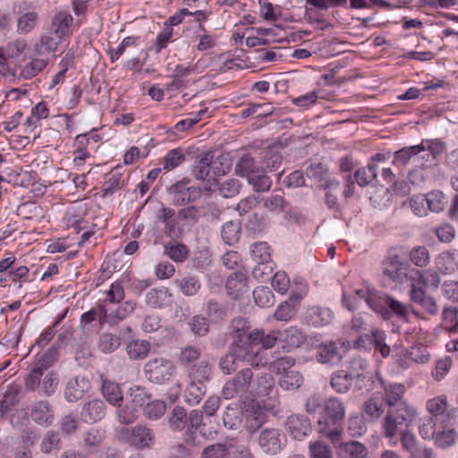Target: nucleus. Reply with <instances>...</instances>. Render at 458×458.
<instances>
[{"label":"nucleus","mask_w":458,"mask_h":458,"mask_svg":"<svg viewBox=\"0 0 458 458\" xmlns=\"http://www.w3.org/2000/svg\"><path fill=\"white\" fill-rule=\"evenodd\" d=\"M274 384V378L269 373L255 372L252 369L244 368L225 383L222 395L227 400L263 397L270 394Z\"/></svg>","instance_id":"1"},{"label":"nucleus","mask_w":458,"mask_h":458,"mask_svg":"<svg viewBox=\"0 0 458 458\" xmlns=\"http://www.w3.org/2000/svg\"><path fill=\"white\" fill-rule=\"evenodd\" d=\"M232 327L235 339L229 347L235 352L238 359L253 368L266 365L267 360L259 346L261 332L258 329L250 331L246 319L241 317L232 320Z\"/></svg>","instance_id":"2"},{"label":"nucleus","mask_w":458,"mask_h":458,"mask_svg":"<svg viewBox=\"0 0 458 458\" xmlns=\"http://www.w3.org/2000/svg\"><path fill=\"white\" fill-rule=\"evenodd\" d=\"M404 280L409 288L411 300L420 304L429 314L436 315L438 312V306L432 296L426 294L425 287L428 285L435 289L439 287L441 280L438 273L432 270H412L405 275Z\"/></svg>","instance_id":"3"},{"label":"nucleus","mask_w":458,"mask_h":458,"mask_svg":"<svg viewBox=\"0 0 458 458\" xmlns=\"http://www.w3.org/2000/svg\"><path fill=\"white\" fill-rule=\"evenodd\" d=\"M419 431L424 439H434L435 445L439 448H448L456 442L457 432L454 429V420L438 422H421Z\"/></svg>","instance_id":"4"},{"label":"nucleus","mask_w":458,"mask_h":458,"mask_svg":"<svg viewBox=\"0 0 458 458\" xmlns=\"http://www.w3.org/2000/svg\"><path fill=\"white\" fill-rule=\"evenodd\" d=\"M254 439L260 452L267 456L277 455L287 445V437L278 428L266 427L260 428Z\"/></svg>","instance_id":"5"},{"label":"nucleus","mask_w":458,"mask_h":458,"mask_svg":"<svg viewBox=\"0 0 458 458\" xmlns=\"http://www.w3.org/2000/svg\"><path fill=\"white\" fill-rule=\"evenodd\" d=\"M401 279V248L392 247L382 262V282L385 286L396 287Z\"/></svg>","instance_id":"6"},{"label":"nucleus","mask_w":458,"mask_h":458,"mask_svg":"<svg viewBox=\"0 0 458 458\" xmlns=\"http://www.w3.org/2000/svg\"><path fill=\"white\" fill-rule=\"evenodd\" d=\"M147 378L156 384H164L171 379L175 372V366L169 359L157 357L150 359L144 366Z\"/></svg>","instance_id":"7"},{"label":"nucleus","mask_w":458,"mask_h":458,"mask_svg":"<svg viewBox=\"0 0 458 458\" xmlns=\"http://www.w3.org/2000/svg\"><path fill=\"white\" fill-rule=\"evenodd\" d=\"M168 193L175 206H185L199 199L202 195V190L199 187L191 185L188 178H183L168 189Z\"/></svg>","instance_id":"8"},{"label":"nucleus","mask_w":458,"mask_h":458,"mask_svg":"<svg viewBox=\"0 0 458 458\" xmlns=\"http://www.w3.org/2000/svg\"><path fill=\"white\" fill-rule=\"evenodd\" d=\"M122 435L129 445L137 449L150 448L155 443L153 429L142 424L123 429Z\"/></svg>","instance_id":"9"},{"label":"nucleus","mask_w":458,"mask_h":458,"mask_svg":"<svg viewBox=\"0 0 458 458\" xmlns=\"http://www.w3.org/2000/svg\"><path fill=\"white\" fill-rule=\"evenodd\" d=\"M57 356V350L50 348L41 357H39L33 365L30 372L24 379L25 386L33 389L39 385V379L43 377L44 372L48 371V368L52 366Z\"/></svg>","instance_id":"10"},{"label":"nucleus","mask_w":458,"mask_h":458,"mask_svg":"<svg viewBox=\"0 0 458 458\" xmlns=\"http://www.w3.org/2000/svg\"><path fill=\"white\" fill-rule=\"evenodd\" d=\"M366 303L376 312L382 313L385 318H389L391 312L401 315V303L389 295L371 291Z\"/></svg>","instance_id":"11"},{"label":"nucleus","mask_w":458,"mask_h":458,"mask_svg":"<svg viewBox=\"0 0 458 458\" xmlns=\"http://www.w3.org/2000/svg\"><path fill=\"white\" fill-rule=\"evenodd\" d=\"M448 402L445 395H440L429 399L426 403V409L429 413L428 418H425L421 422H438L454 420L452 412L448 411Z\"/></svg>","instance_id":"12"},{"label":"nucleus","mask_w":458,"mask_h":458,"mask_svg":"<svg viewBox=\"0 0 458 458\" xmlns=\"http://www.w3.org/2000/svg\"><path fill=\"white\" fill-rule=\"evenodd\" d=\"M385 335L377 329L371 330L370 334L360 335L354 343L358 349L369 350L372 347L380 351L383 357L389 355L390 347L384 343Z\"/></svg>","instance_id":"13"},{"label":"nucleus","mask_w":458,"mask_h":458,"mask_svg":"<svg viewBox=\"0 0 458 458\" xmlns=\"http://www.w3.org/2000/svg\"><path fill=\"white\" fill-rule=\"evenodd\" d=\"M30 418L38 425L49 427L55 420L53 406L47 400H38L31 404Z\"/></svg>","instance_id":"14"},{"label":"nucleus","mask_w":458,"mask_h":458,"mask_svg":"<svg viewBox=\"0 0 458 458\" xmlns=\"http://www.w3.org/2000/svg\"><path fill=\"white\" fill-rule=\"evenodd\" d=\"M318 432L327 437L333 444L341 442L343 435V422L331 420L330 417L321 414L318 420Z\"/></svg>","instance_id":"15"},{"label":"nucleus","mask_w":458,"mask_h":458,"mask_svg":"<svg viewBox=\"0 0 458 458\" xmlns=\"http://www.w3.org/2000/svg\"><path fill=\"white\" fill-rule=\"evenodd\" d=\"M227 293L233 298L237 299L248 289V276L245 269L237 270L228 276L225 284Z\"/></svg>","instance_id":"16"},{"label":"nucleus","mask_w":458,"mask_h":458,"mask_svg":"<svg viewBox=\"0 0 458 458\" xmlns=\"http://www.w3.org/2000/svg\"><path fill=\"white\" fill-rule=\"evenodd\" d=\"M286 426L291 436L297 440H302L311 431L310 420L301 414L289 416L286 420Z\"/></svg>","instance_id":"17"},{"label":"nucleus","mask_w":458,"mask_h":458,"mask_svg":"<svg viewBox=\"0 0 458 458\" xmlns=\"http://www.w3.org/2000/svg\"><path fill=\"white\" fill-rule=\"evenodd\" d=\"M90 383L85 377L77 376L68 380L64 390V398L72 403L82 398L89 391Z\"/></svg>","instance_id":"18"},{"label":"nucleus","mask_w":458,"mask_h":458,"mask_svg":"<svg viewBox=\"0 0 458 458\" xmlns=\"http://www.w3.org/2000/svg\"><path fill=\"white\" fill-rule=\"evenodd\" d=\"M106 415V404L100 399H92L86 402L81 409V419L88 423L101 420Z\"/></svg>","instance_id":"19"},{"label":"nucleus","mask_w":458,"mask_h":458,"mask_svg":"<svg viewBox=\"0 0 458 458\" xmlns=\"http://www.w3.org/2000/svg\"><path fill=\"white\" fill-rule=\"evenodd\" d=\"M361 411L369 421L377 420L385 411V402L381 394H372L363 403Z\"/></svg>","instance_id":"20"},{"label":"nucleus","mask_w":458,"mask_h":458,"mask_svg":"<svg viewBox=\"0 0 458 458\" xmlns=\"http://www.w3.org/2000/svg\"><path fill=\"white\" fill-rule=\"evenodd\" d=\"M328 170L320 163L310 164L305 170V174L309 178H313L318 182H324L321 186L325 190L337 189L339 182L335 179H327Z\"/></svg>","instance_id":"21"},{"label":"nucleus","mask_w":458,"mask_h":458,"mask_svg":"<svg viewBox=\"0 0 458 458\" xmlns=\"http://www.w3.org/2000/svg\"><path fill=\"white\" fill-rule=\"evenodd\" d=\"M334 315L330 309L319 306H313L307 310L305 320L316 327H325L330 324Z\"/></svg>","instance_id":"22"},{"label":"nucleus","mask_w":458,"mask_h":458,"mask_svg":"<svg viewBox=\"0 0 458 458\" xmlns=\"http://www.w3.org/2000/svg\"><path fill=\"white\" fill-rule=\"evenodd\" d=\"M59 385V377L56 372L54 371H46L44 372L43 377L39 379L38 386H36L33 389L28 388L25 385L26 391L35 392L38 391V394L43 396H52Z\"/></svg>","instance_id":"23"},{"label":"nucleus","mask_w":458,"mask_h":458,"mask_svg":"<svg viewBox=\"0 0 458 458\" xmlns=\"http://www.w3.org/2000/svg\"><path fill=\"white\" fill-rule=\"evenodd\" d=\"M411 159H413L414 163L418 165H425L426 163H430L434 160L432 159V155L429 154L422 142L419 145L403 148V163L408 162Z\"/></svg>","instance_id":"24"},{"label":"nucleus","mask_w":458,"mask_h":458,"mask_svg":"<svg viewBox=\"0 0 458 458\" xmlns=\"http://www.w3.org/2000/svg\"><path fill=\"white\" fill-rule=\"evenodd\" d=\"M342 359L335 342H326L317 347V360L325 364H336Z\"/></svg>","instance_id":"25"},{"label":"nucleus","mask_w":458,"mask_h":458,"mask_svg":"<svg viewBox=\"0 0 458 458\" xmlns=\"http://www.w3.org/2000/svg\"><path fill=\"white\" fill-rule=\"evenodd\" d=\"M260 169L261 165H259L250 153L242 154L234 167L235 174L241 177H246L247 180Z\"/></svg>","instance_id":"26"},{"label":"nucleus","mask_w":458,"mask_h":458,"mask_svg":"<svg viewBox=\"0 0 458 458\" xmlns=\"http://www.w3.org/2000/svg\"><path fill=\"white\" fill-rule=\"evenodd\" d=\"M171 302L172 294L166 287L153 288L146 294V303L153 309H162Z\"/></svg>","instance_id":"27"},{"label":"nucleus","mask_w":458,"mask_h":458,"mask_svg":"<svg viewBox=\"0 0 458 458\" xmlns=\"http://www.w3.org/2000/svg\"><path fill=\"white\" fill-rule=\"evenodd\" d=\"M403 447L409 452V458H434L432 449L417 446L415 437L410 431L403 432Z\"/></svg>","instance_id":"28"},{"label":"nucleus","mask_w":458,"mask_h":458,"mask_svg":"<svg viewBox=\"0 0 458 458\" xmlns=\"http://www.w3.org/2000/svg\"><path fill=\"white\" fill-rule=\"evenodd\" d=\"M214 154L211 151L200 154L191 169V174L197 180H205L210 173L211 165L213 164Z\"/></svg>","instance_id":"29"},{"label":"nucleus","mask_w":458,"mask_h":458,"mask_svg":"<svg viewBox=\"0 0 458 458\" xmlns=\"http://www.w3.org/2000/svg\"><path fill=\"white\" fill-rule=\"evenodd\" d=\"M283 157L276 148H268L261 152L260 165L265 171H276L282 164Z\"/></svg>","instance_id":"30"},{"label":"nucleus","mask_w":458,"mask_h":458,"mask_svg":"<svg viewBox=\"0 0 458 458\" xmlns=\"http://www.w3.org/2000/svg\"><path fill=\"white\" fill-rule=\"evenodd\" d=\"M435 265L439 273L451 275L458 269L456 254L452 251H444L437 257Z\"/></svg>","instance_id":"31"},{"label":"nucleus","mask_w":458,"mask_h":458,"mask_svg":"<svg viewBox=\"0 0 458 458\" xmlns=\"http://www.w3.org/2000/svg\"><path fill=\"white\" fill-rule=\"evenodd\" d=\"M62 38L53 31L43 35L39 43L35 45L36 53L39 55L55 53L58 45L62 42Z\"/></svg>","instance_id":"32"},{"label":"nucleus","mask_w":458,"mask_h":458,"mask_svg":"<svg viewBox=\"0 0 458 458\" xmlns=\"http://www.w3.org/2000/svg\"><path fill=\"white\" fill-rule=\"evenodd\" d=\"M399 411L400 409L388 410L383 420V433L387 438H393L399 431V427L401 425V414Z\"/></svg>","instance_id":"33"},{"label":"nucleus","mask_w":458,"mask_h":458,"mask_svg":"<svg viewBox=\"0 0 458 458\" xmlns=\"http://www.w3.org/2000/svg\"><path fill=\"white\" fill-rule=\"evenodd\" d=\"M367 454V447L358 441L341 444L338 448V456L340 458H365Z\"/></svg>","instance_id":"34"},{"label":"nucleus","mask_w":458,"mask_h":458,"mask_svg":"<svg viewBox=\"0 0 458 458\" xmlns=\"http://www.w3.org/2000/svg\"><path fill=\"white\" fill-rule=\"evenodd\" d=\"M281 342L285 343L289 348H298L306 341V335L297 327H290L280 331Z\"/></svg>","instance_id":"35"},{"label":"nucleus","mask_w":458,"mask_h":458,"mask_svg":"<svg viewBox=\"0 0 458 458\" xmlns=\"http://www.w3.org/2000/svg\"><path fill=\"white\" fill-rule=\"evenodd\" d=\"M352 381L353 378L352 377V375L347 371L338 370L332 374L330 385L335 392L339 394H345L351 389Z\"/></svg>","instance_id":"36"},{"label":"nucleus","mask_w":458,"mask_h":458,"mask_svg":"<svg viewBox=\"0 0 458 458\" xmlns=\"http://www.w3.org/2000/svg\"><path fill=\"white\" fill-rule=\"evenodd\" d=\"M106 177L107 180L103 185V191L105 196L112 195L114 192L123 187L124 181L123 180V173L121 172V168L119 166L111 170V172L106 174Z\"/></svg>","instance_id":"37"},{"label":"nucleus","mask_w":458,"mask_h":458,"mask_svg":"<svg viewBox=\"0 0 458 458\" xmlns=\"http://www.w3.org/2000/svg\"><path fill=\"white\" fill-rule=\"evenodd\" d=\"M102 394L106 400L114 406L120 407V403H123L122 391L118 384L114 382L103 380Z\"/></svg>","instance_id":"38"},{"label":"nucleus","mask_w":458,"mask_h":458,"mask_svg":"<svg viewBox=\"0 0 458 458\" xmlns=\"http://www.w3.org/2000/svg\"><path fill=\"white\" fill-rule=\"evenodd\" d=\"M207 391L206 385L201 382L190 381L185 391L184 400L190 405L198 404Z\"/></svg>","instance_id":"39"},{"label":"nucleus","mask_w":458,"mask_h":458,"mask_svg":"<svg viewBox=\"0 0 458 458\" xmlns=\"http://www.w3.org/2000/svg\"><path fill=\"white\" fill-rule=\"evenodd\" d=\"M324 415L330 417L331 420L343 422L345 417V407L338 398L331 397L325 401Z\"/></svg>","instance_id":"40"},{"label":"nucleus","mask_w":458,"mask_h":458,"mask_svg":"<svg viewBox=\"0 0 458 458\" xmlns=\"http://www.w3.org/2000/svg\"><path fill=\"white\" fill-rule=\"evenodd\" d=\"M108 310L106 308V305L103 304L98 309H91L90 310L83 313L81 317V326L82 327H86L91 322L98 320L99 324L103 326L106 323H108Z\"/></svg>","instance_id":"41"},{"label":"nucleus","mask_w":458,"mask_h":458,"mask_svg":"<svg viewBox=\"0 0 458 458\" xmlns=\"http://www.w3.org/2000/svg\"><path fill=\"white\" fill-rule=\"evenodd\" d=\"M377 165L373 162H369L366 167L358 169L354 174L356 182L360 187L369 185L377 178Z\"/></svg>","instance_id":"42"},{"label":"nucleus","mask_w":458,"mask_h":458,"mask_svg":"<svg viewBox=\"0 0 458 458\" xmlns=\"http://www.w3.org/2000/svg\"><path fill=\"white\" fill-rule=\"evenodd\" d=\"M150 343L145 340H134L126 346L127 354L131 360H143L150 351Z\"/></svg>","instance_id":"43"},{"label":"nucleus","mask_w":458,"mask_h":458,"mask_svg":"<svg viewBox=\"0 0 458 458\" xmlns=\"http://www.w3.org/2000/svg\"><path fill=\"white\" fill-rule=\"evenodd\" d=\"M303 378L301 374L297 370H289L283 373L279 379V386L287 391L298 389L302 384Z\"/></svg>","instance_id":"44"},{"label":"nucleus","mask_w":458,"mask_h":458,"mask_svg":"<svg viewBox=\"0 0 458 458\" xmlns=\"http://www.w3.org/2000/svg\"><path fill=\"white\" fill-rule=\"evenodd\" d=\"M176 284L185 296L196 295L201 287V283L199 277L193 275H187L183 276L180 280H177Z\"/></svg>","instance_id":"45"},{"label":"nucleus","mask_w":458,"mask_h":458,"mask_svg":"<svg viewBox=\"0 0 458 458\" xmlns=\"http://www.w3.org/2000/svg\"><path fill=\"white\" fill-rule=\"evenodd\" d=\"M250 257L256 263L272 262L271 249L266 242H258L250 245Z\"/></svg>","instance_id":"46"},{"label":"nucleus","mask_w":458,"mask_h":458,"mask_svg":"<svg viewBox=\"0 0 458 458\" xmlns=\"http://www.w3.org/2000/svg\"><path fill=\"white\" fill-rule=\"evenodd\" d=\"M19 389L17 387L9 388L0 400V420H2L7 412L12 411L20 403Z\"/></svg>","instance_id":"47"},{"label":"nucleus","mask_w":458,"mask_h":458,"mask_svg":"<svg viewBox=\"0 0 458 458\" xmlns=\"http://www.w3.org/2000/svg\"><path fill=\"white\" fill-rule=\"evenodd\" d=\"M242 364L235 352L229 347L228 352L219 360V368L225 375H230Z\"/></svg>","instance_id":"48"},{"label":"nucleus","mask_w":458,"mask_h":458,"mask_svg":"<svg viewBox=\"0 0 458 458\" xmlns=\"http://www.w3.org/2000/svg\"><path fill=\"white\" fill-rule=\"evenodd\" d=\"M211 375V367L208 361L202 360L198 364H194L189 370L191 381L205 382L208 381Z\"/></svg>","instance_id":"49"},{"label":"nucleus","mask_w":458,"mask_h":458,"mask_svg":"<svg viewBox=\"0 0 458 458\" xmlns=\"http://www.w3.org/2000/svg\"><path fill=\"white\" fill-rule=\"evenodd\" d=\"M264 207L275 213H281L285 210L287 202L280 191H274L271 195L262 199Z\"/></svg>","instance_id":"50"},{"label":"nucleus","mask_w":458,"mask_h":458,"mask_svg":"<svg viewBox=\"0 0 458 458\" xmlns=\"http://www.w3.org/2000/svg\"><path fill=\"white\" fill-rule=\"evenodd\" d=\"M169 427L174 431H182L188 428L187 412L182 406H175L169 417Z\"/></svg>","instance_id":"51"},{"label":"nucleus","mask_w":458,"mask_h":458,"mask_svg":"<svg viewBox=\"0 0 458 458\" xmlns=\"http://www.w3.org/2000/svg\"><path fill=\"white\" fill-rule=\"evenodd\" d=\"M425 196L427 198L428 210L435 213L443 211L448 203L447 198L440 191H432Z\"/></svg>","instance_id":"52"},{"label":"nucleus","mask_w":458,"mask_h":458,"mask_svg":"<svg viewBox=\"0 0 458 458\" xmlns=\"http://www.w3.org/2000/svg\"><path fill=\"white\" fill-rule=\"evenodd\" d=\"M117 408V420L121 424L128 425L133 423L139 416V410L128 401H126L124 405H122V403H120V407Z\"/></svg>","instance_id":"53"},{"label":"nucleus","mask_w":458,"mask_h":458,"mask_svg":"<svg viewBox=\"0 0 458 458\" xmlns=\"http://www.w3.org/2000/svg\"><path fill=\"white\" fill-rule=\"evenodd\" d=\"M409 259L416 267H425L429 264L430 254L426 246H415L409 252Z\"/></svg>","instance_id":"54"},{"label":"nucleus","mask_w":458,"mask_h":458,"mask_svg":"<svg viewBox=\"0 0 458 458\" xmlns=\"http://www.w3.org/2000/svg\"><path fill=\"white\" fill-rule=\"evenodd\" d=\"M166 410V404L160 400H148L143 408V414L148 420H156L160 419Z\"/></svg>","instance_id":"55"},{"label":"nucleus","mask_w":458,"mask_h":458,"mask_svg":"<svg viewBox=\"0 0 458 458\" xmlns=\"http://www.w3.org/2000/svg\"><path fill=\"white\" fill-rule=\"evenodd\" d=\"M248 182L253 186V190L258 192L267 191L272 186L270 177L265 174V170L263 169L252 174V176L248 179Z\"/></svg>","instance_id":"56"},{"label":"nucleus","mask_w":458,"mask_h":458,"mask_svg":"<svg viewBox=\"0 0 458 458\" xmlns=\"http://www.w3.org/2000/svg\"><path fill=\"white\" fill-rule=\"evenodd\" d=\"M241 225L237 222L229 221L222 226L221 235L224 242L232 245L240 238Z\"/></svg>","instance_id":"57"},{"label":"nucleus","mask_w":458,"mask_h":458,"mask_svg":"<svg viewBox=\"0 0 458 458\" xmlns=\"http://www.w3.org/2000/svg\"><path fill=\"white\" fill-rule=\"evenodd\" d=\"M347 431L352 437L364 435L367 431V424L363 416L352 415L347 421Z\"/></svg>","instance_id":"58"},{"label":"nucleus","mask_w":458,"mask_h":458,"mask_svg":"<svg viewBox=\"0 0 458 458\" xmlns=\"http://www.w3.org/2000/svg\"><path fill=\"white\" fill-rule=\"evenodd\" d=\"M72 16L69 13H61L57 14L53 21V32L56 33L61 38H64L67 35L69 28L72 23Z\"/></svg>","instance_id":"59"},{"label":"nucleus","mask_w":458,"mask_h":458,"mask_svg":"<svg viewBox=\"0 0 458 458\" xmlns=\"http://www.w3.org/2000/svg\"><path fill=\"white\" fill-rule=\"evenodd\" d=\"M135 308L136 303L132 301H125L123 306L118 307L114 311H108V324H116L118 321L124 319L134 311Z\"/></svg>","instance_id":"60"},{"label":"nucleus","mask_w":458,"mask_h":458,"mask_svg":"<svg viewBox=\"0 0 458 458\" xmlns=\"http://www.w3.org/2000/svg\"><path fill=\"white\" fill-rule=\"evenodd\" d=\"M206 312L212 323H218L227 315L226 308L217 301L210 300L207 302Z\"/></svg>","instance_id":"61"},{"label":"nucleus","mask_w":458,"mask_h":458,"mask_svg":"<svg viewBox=\"0 0 458 458\" xmlns=\"http://www.w3.org/2000/svg\"><path fill=\"white\" fill-rule=\"evenodd\" d=\"M309 450L310 458H334L332 448L322 440L310 442Z\"/></svg>","instance_id":"62"},{"label":"nucleus","mask_w":458,"mask_h":458,"mask_svg":"<svg viewBox=\"0 0 458 458\" xmlns=\"http://www.w3.org/2000/svg\"><path fill=\"white\" fill-rule=\"evenodd\" d=\"M406 355L415 363H425L429 359L427 347L421 343H417L406 350Z\"/></svg>","instance_id":"63"},{"label":"nucleus","mask_w":458,"mask_h":458,"mask_svg":"<svg viewBox=\"0 0 458 458\" xmlns=\"http://www.w3.org/2000/svg\"><path fill=\"white\" fill-rule=\"evenodd\" d=\"M185 157L180 148H174L166 153L163 158V169L171 171L180 165Z\"/></svg>","instance_id":"64"}]
</instances>
